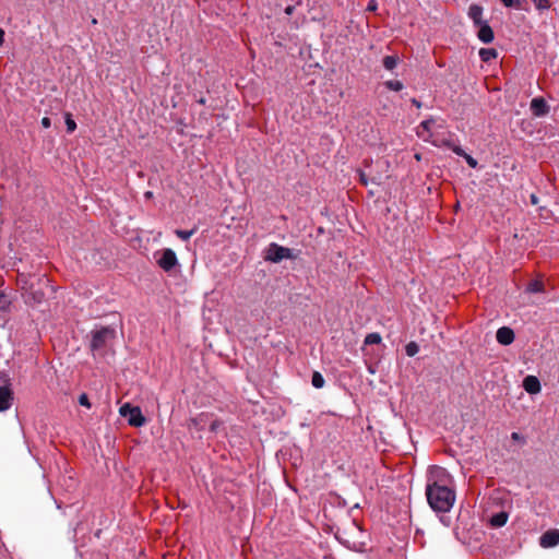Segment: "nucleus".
Instances as JSON below:
<instances>
[{"label":"nucleus","instance_id":"1","mask_svg":"<svg viewBox=\"0 0 559 559\" xmlns=\"http://www.w3.org/2000/svg\"><path fill=\"white\" fill-rule=\"evenodd\" d=\"M435 478H429L426 486V497L430 508L436 512H449L455 502V491L444 479L448 477L444 468L436 467Z\"/></svg>","mask_w":559,"mask_h":559},{"label":"nucleus","instance_id":"2","mask_svg":"<svg viewBox=\"0 0 559 559\" xmlns=\"http://www.w3.org/2000/svg\"><path fill=\"white\" fill-rule=\"evenodd\" d=\"M90 349L95 353L106 348L116 338V330L111 326H100L90 333Z\"/></svg>","mask_w":559,"mask_h":559},{"label":"nucleus","instance_id":"3","mask_svg":"<svg viewBox=\"0 0 559 559\" xmlns=\"http://www.w3.org/2000/svg\"><path fill=\"white\" fill-rule=\"evenodd\" d=\"M47 278H36V283H29L28 286H22L23 297L26 304L37 305L45 300V293L41 285H47Z\"/></svg>","mask_w":559,"mask_h":559},{"label":"nucleus","instance_id":"4","mask_svg":"<svg viewBox=\"0 0 559 559\" xmlns=\"http://www.w3.org/2000/svg\"><path fill=\"white\" fill-rule=\"evenodd\" d=\"M295 255L293 250L283 246H280L275 242L271 243L266 250L264 259L266 261H271L273 263H278L284 259H294Z\"/></svg>","mask_w":559,"mask_h":559},{"label":"nucleus","instance_id":"5","mask_svg":"<svg viewBox=\"0 0 559 559\" xmlns=\"http://www.w3.org/2000/svg\"><path fill=\"white\" fill-rule=\"evenodd\" d=\"M13 402V391L7 373H0V412L9 409Z\"/></svg>","mask_w":559,"mask_h":559},{"label":"nucleus","instance_id":"6","mask_svg":"<svg viewBox=\"0 0 559 559\" xmlns=\"http://www.w3.org/2000/svg\"><path fill=\"white\" fill-rule=\"evenodd\" d=\"M119 412L122 417L128 419L130 426L142 427L145 424V417L138 406L126 403L120 407Z\"/></svg>","mask_w":559,"mask_h":559},{"label":"nucleus","instance_id":"7","mask_svg":"<svg viewBox=\"0 0 559 559\" xmlns=\"http://www.w3.org/2000/svg\"><path fill=\"white\" fill-rule=\"evenodd\" d=\"M158 266L165 272H170L176 265H178V259L174 250L167 248L159 252L157 259Z\"/></svg>","mask_w":559,"mask_h":559},{"label":"nucleus","instance_id":"8","mask_svg":"<svg viewBox=\"0 0 559 559\" xmlns=\"http://www.w3.org/2000/svg\"><path fill=\"white\" fill-rule=\"evenodd\" d=\"M559 544V531L549 530L545 532L539 538V545L543 548L555 547Z\"/></svg>","mask_w":559,"mask_h":559},{"label":"nucleus","instance_id":"9","mask_svg":"<svg viewBox=\"0 0 559 559\" xmlns=\"http://www.w3.org/2000/svg\"><path fill=\"white\" fill-rule=\"evenodd\" d=\"M478 28L477 37L484 44H489L493 40L495 34L488 22H484L476 26Z\"/></svg>","mask_w":559,"mask_h":559},{"label":"nucleus","instance_id":"10","mask_svg":"<svg viewBox=\"0 0 559 559\" xmlns=\"http://www.w3.org/2000/svg\"><path fill=\"white\" fill-rule=\"evenodd\" d=\"M514 332L511 328L502 326L496 333L497 342L501 345H510L514 341Z\"/></svg>","mask_w":559,"mask_h":559},{"label":"nucleus","instance_id":"11","mask_svg":"<svg viewBox=\"0 0 559 559\" xmlns=\"http://www.w3.org/2000/svg\"><path fill=\"white\" fill-rule=\"evenodd\" d=\"M531 110L535 116L542 117L548 114L549 107L544 98L536 97L531 102Z\"/></svg>","mask_w":559,"mask_h":559},{"label":"nucleus","instance_id":"12","mask_svg":"<svg viewBox=\"0 0 559 559\" xmlns=\"http://www.w3.org/2000/svg\"><path fill=\"white\" fill-rule=\"evenodd\" d=\"M523 388L530 394H537L540 392V382L535 376H527L523 380Z\"/></svg>","mask_w":559,"mask_h":559},{"label":"nucleus","instance_id":"13","mask_svg":"<svg viewBox=\"0 0 559 559\" xmlns=\"http://www.w3.org/2000/svg\"><path fill=\"white\" fill-rule=\"evenodd\" d=\"M467 14H468V17L473 21L475 26L485 22L481 19L483 7H480L479 4H471L468 8Z\"/></svg>","mask_w":559,"mask_h":559},{"label":"nucleus","instance_id":"14","mask_svg":"<svg viewBox=\"0 0 559 559\" xmlns=\"http://www.w3.org/2000/svg\"><path fill=\"white\" fill-rule=\"evenodd\" d=\"M433 124H435L433 118H430V119H427V120H424L423 122H420L418 130H417L418 136L423 138L425 141H428L429 136L431 135L430 129Z\"/></svg>","mask_w":559,"mask_h":559},{"label":"nucleus","instance_id":"15","mask_svg":"<svg viewBox=\"0 0 559 559\" xmlns=\"http://www.w3.org/2000/svg\"><path fill=\"white\" fill-rule=\"evenodd\" d=\"M479 57L481 61L489 62L498 57V52L495 48H481L479 50Z\"/></svg>","mask_w":559,"mask_h":559},{"label":"nucleus","instance_id":"16","mask_svg":"<svg viewBox=\"0 0 559 559\" xmlns=\"http://www.w3.org/2000/svg\"><path fill=\"white\" fill-rule=\"evenodd\" d=\"M358 175H359V181L364 186H367L369 183V181L374 183V185H380L381 183V177L380 176L368 177L367 174L365 171H362V170H358Z\"/></svg>","mask_w":559,"mask_h":559},{"label":"nucleus","instance_id":"17","mask_svg":"<svg viewBox=\"0 0 559 559\" xmlns=\"http://www.w3.org/2000/svg\"><path fill=\"white\" fill-rule=\"evenodd\" d=\"M508 514L506 512H499L490 519V524L493 527H501L507 523Z\"/></svg>","mask_w":559,"mask_h":559},{"label":"nucleus","instance_id":"18","mask_svg":"<svg viewBox=\"0 0 559 559\" xmlns=\"http://www.w3.org/2000/svg\"><path fill=\"white\" fill-rule=\"evenodd\" d=\"M544 290V284L542 281L535 280L528 283L526 292L531 294L542 293Z\"/></svg>","mask_w":559,"mask_h":559},{"label":"nucleus","instance_id":"19","mask_svg":"<svg viewBox=\"0 0 559 559\" xmlns=\"http://www.w3.org/2000/svg\"><path fill=\"white\" fill-rule=\"evenodd\" d=\"M397 57L395 56H385L382 60L383 67L386 70L392 71L397 66Z\"/></svg>","mask_w":559,"mask_h":559},{"label":"nucleus","instance_id":"20","mask_svg":"<svg viewBox=\"0 0 559 559\" xmlns=\"http://www.w3.org/2000/svg\"><path fill=\"white\" fill-rule=\"evenodd\" d=\"M311 383L316 389H321L323 388L325 381L323 376L319 371H314L312 373Z\"/></svg>","mask_w":559,"mask_h":559},{"label":"nucleus","instance_id":"21","mask_svg":"<svg viewBox=\"0 0 559 559\" xmlns=\"http://www.w3.org/2000/svg\"><path fill=\"white\" fill-rule=\"evenodd\" d=\"M381 335L379 333H369L365 337L364 344L365 345H373V344H380L381 343Z\"/></svg>","mask_w":559,"mask_h":559},{"label":"nucleus","instance_id":"22","mask_svg":"<svg viewBox=\"0 0 559 559\" xmlns=\"http://www.w3.org/2000/svg\"><path fill=\"white\" fill-rule=\"evenodd\" d=\"M384 86L390 91L399 92L403 90L404 85L401 81L397 80H389L384 82Z\"/></svg>","mask_w":559,"mask_h":559},{"label":"nucleus","instance_id":"23","mask_svg":"<svg viewBox=\"0 0 559 559\" xmlns=\"http://www.w3.org/2000/svg\"><path fill=\"white\" fill-rule=\"evenodd\" d=\"M195 231H197V228H193L191 230L176 229L175 234L181 240H189L191 238V236L195 234Z\"/></svg>","mask_w":559,"mask_h":559},{"label":"nucleus","instance_id":"24","mask_svg":"<svg viewBox=\"0 0 559 559\" xmlns=\"http://www.w3.org/2000/svg\"><path fill=\"white\" fill-rule=\"evenodd\" d=\"M419 352V346L416 342H409L406 346H405V353L407 356L409 357H413L415 356L417 353Z\"/></svg>","mask_w":559,"mask_h":559},{"label":"nucleus","instance_id":"25","mask_svg":"<svg viewBox=\"0 0 559 559\" xmlns=\"http://www.w3.org/2000/svg\"><path fill=\"white\" fill-rule=\"evenodd\" d=\"M66 126H67V132L68 133H72L75 131L76 129V123L75 121L72 119V115L71 114H66Z\"/></svg>","mask_w":559,"mask_h":559},{"label":"nucleus","instance_id":"26","mask_svg":"<svg viewBox=\"0 0 559 559\" xmlns=\"http://www.w3.org/2000/svg\"><path fill=\"white\" fill-rule=\"evenodd\" d=\"M507 8H516L521 9L523 2L526 0H500Z\"/></svg>","mask_w":559,"mask_h":559},{"label":"nucleus","instance_id":"27","mask_svg":"<svg viewBox=\"0 0 559 559\" xmlns=\"http://www.w3.org/2000/svg\"><path fill=\"white\" fill-rule=\"evenodd\" d=\"M36 278H28L26 277L25 275L21 274L19 275L17 277V285L20 286V288L22 289V286H28L29 283H34Z\"/></svg>","mask_w":559,"mask_h":559},{"label":"nucleus","instance_id":"28","mask_svg":"<svg viewBox=\"0 0 559 559\" xmlns=\"http://www.w3.org/2000/svg\"><path fill=\"white\" fill-rule=\"evenodd\" d=\"M538 10H547L550 7L549 0H533Z\"/></svg>","mask_w":559,"mask_h":559},{"label":"nucleus","instance_id":"29","mask_svg":"<svg viewBox=\"0 0 559 559\" xmlns=\"http://www.w3.org/2000/svg\"><path fill=\"white\" fill-rule=\"evenodd\" d=\"M463 158L466 160V163H467V165L469 167H472V168H476L477 167V165H478L477 160L473 156H471L469 154L466 153L463 156Z\"/></svg>","mask_w":559,"mask_h":559},{"label":"nucleus","instance_id":"30","mask_svg":"<svg viewBox=\"0 0 559 559\" xmlns=\"http://www.w3.org/2000/svg\"><path fill=\"white\" fill-rule=\"evenodd\" d=\"M79 403H80V405H82V406H85V407H87V408H91V403H90L88 396H87V394H85V393H82V394L79 396Z\"/></svg>","mask_w":559,"mask_h":559},{"label":"nucleus","instance_id":"31","mask_svg":"<svg viewBox=\"0 0 559 559\" xmlns=\"http://www.w3.org/2000/svg\"><path fill=\"white\" fill-rule=\"evenodd\" d=\"M450 150H452L456 155L463 157L466 152L459 145L453 144V146H450Z\"/></svg>","mask_w":559,"mask_h":559},{"label":"nucleus","instance_id":"32","mask_svg":"<svg viewBox=\"0 0 559 559\" xmlns=\"http://www.w3.org/2000/svg\"><path fill=\"white\" fill-rule=\"evenodd\" d=\"M511 439L514 440V441H521L522 443L525 442V439L522 435H520L519 432H512L511 433Z\"/></svg>","mask_w":559,"mask_h":559},{"label":"nucleus","instance_id":"33","mask_svg":"<svg viewBox=\"0 0 559 559\" xmlns=\"http://www.w3.org/2000/svg\"><path fill=\"white\" fill-rule=\"evenodd\" d=\"M41 126H43L44 128H46V129H47V128H49V127L51 126V121H50V119H49L48 117H44V118L41 119Z\"/></svg>","mask_w":559,"mask_h":559},{"label":"nucleus","instance_id":"34","mask_svg":"<svg viewBox=\"0 0 559 559\" xmlns=\"http://www.w3.org/2000/svg\"><path fill=\"white\" fill-rule=\"evenodd\" d=\"M377 9V2L374 0L368 3L367 10L374 11Z\"/></svg>","mask_w":559,"mask_h":559},{"label":"nucleus","instance_id":"35","mask_svg":"<svg viewBox=\"0 0 559 559\" xmlns=\"http://www.w3.org/2000/svg\"><path fill=\"white\" fill-rule=\"evenodd\" d=\"M294 11H295V7L294 5H288V7L285 8V13L287 15H292L294 13Z\"/></svg>","mask_w":559,"mask_h":559},{"label":"nucleus","instance_id":"36","mask_svg":"<svg viewBox=\"0 0 559 559\" xmlns=\"http://www.w3.org/2000/svg\"><path fill=\"white\" fill-rule=\"evenodd\" d=\"M219 425H221V423H219V421H217V420H215V421H213V423L211 424V427H210V428H211V430H212V431H215V430L218 428V426H219Z\"/></svg>","mask_w":559,"mask_h":559},{"label":"nucleus","instance_id":"37","mask_svg":"<svg viewBox=\"0 0 559 559\" xmlns=\"http://www.w3.org/2000/svg\"><path fill=\"white\" fill-rule=\"evenodd\" d=\"M4 36H5L4 31L2 28H0V46H2L4 43Z\"/></svg>","mask_w":559,"mask_h":559},{"label":"nucleus","instance_id":"38","mask_svg":"<svg viewBox=\"0 0 559 559\" xmlns=\"http://www.w3.org/2000/svg\"><path fill=\"white\" fill-rule=\"evenodd\" d=\"M453 142L450 141V140H442V145L447 146L448 148H450V146H453Z\"/></svg>","mask_w":559,"mask_h":559},{"label":"nucleus","instance_id":"39","mask_svg":"<svg viewBox=\"0 0 559 559\" xmlns=\"http://www.w3.org/2000/svg\"><path fill=\"white\" fill-rule=\"evenodd\" d=\"M411 102H412V104H413L414 106H416L417 108H420V107H421V103H420L418 99H416V98H412V100H411Z\"/></svg>","mask_w":559,"mask_h":559},{"label":"nucleus","instance_id":"40","mask_svg":"<svg viewBox=\"0 0 559 559\" xmlns=\"http://www.w3.org/2000/svg\"><path fill=\"white\" fill-rule=\"evenodd\" d=\"M531 203L532 204H537L538 203V198L535 194L531 195Z\"/></svg>","mask_w":559,"mask_h":559},{"label":"nucleus","instance_id":"41","mask_svg":"<svg viewBox=\"0 0 559 559\" xmlns=\"http://www.w3.org/2000/svg\"><path fill=\"white\" fill-rule=\"evenodd\" d=\"M4 295L3 294H0V309H2L4 307Z\"/></svg>","mask_w":559,"mask_h":559},{"label":"nucleus","instance_id":"42","mask_svg":"<svg viewBox=\"0 0 559 559\" xmlns=\"http://www.w3.org/2000/svg\"><path fill=\"white\" fill-rule=\"evenodd\" d=\"M144 195H145L146 199H151L153 197V192L152 191H147V192H145Z\"/></svg>","mask_w":559,"mask_h":559},{"label":"nucleus","instance_id":"43","mask_svg":"<svg viewBox=\"0 0 559 559\" xmlns=\"http://www.w3.org/2000/svg\"><path fill=\"white\" fill-rule=\"evenodd\" d=\"M198 103H199V104H201V105H204V104H205V99H204V98H200V99L198 100Z\"/></svg>","mask_w":559,"mask_h":559},{"label":"nucleus","instance_id":"44","mask_svg":"<svg viewBox=\"0 0 559 559\" xmlns=\"http://www.w3.org/2000/svg\"><path fill=\"white\" fill-rule=\"evenodd\" d=\"M97 23V20L96 19H93L92 20V24H96Z\"/></svg>","mask_w":559,"mask_h":559}]
</instances>
